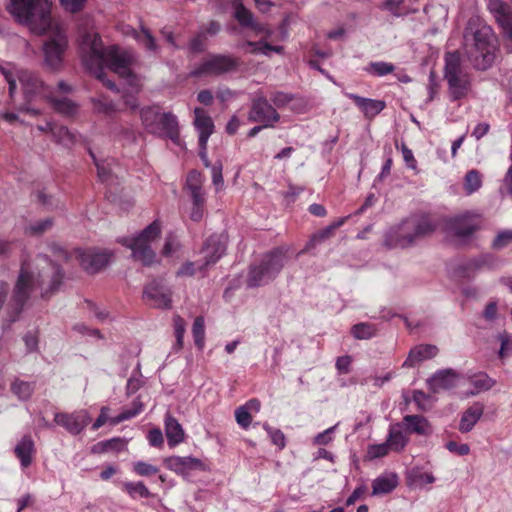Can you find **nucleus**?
Here are the masks:
<instances>
[{
    "label": "nucleus",
    "mask_w": 512,
    "mask_h": 512,
    "mask_svg": "<svg viewBox=\"0 0 512 512\" xmlns=\"http://www.w3.org/2000/svg\"><path fill=\"white\" fill-rule=\"evenodd\" d=\"M80 51L83 65L108 89L117 90L115 83L105 78L106 67L123 78L132 92L137 93L140 90V79L130 68L133 61L130 52L115 45L103 47L99 34L92 31L80 35Z\"/></svg>",
    "instance_id": "nucleus-1"
},
{
    "label": "nucleus",
    "mask_w": 512,
    "mask_h": 512,
    "mask_svg": "<svg viewBox=\"0 0 512 512\" xmlns=\"http://www.w3.org/2000/svg\"><path fill=\"white\" fill-rule=\"evenodd\" d=\"M64 273L59 264L39 254L33 261L24 260L10 300L9 323L15 322L32 293L40 291L43 299H49L59 291Z\"/></svg>",
    "instance_id": "nucleus-2"
},
{
    "label": "nucleus",
    "mask_w": 512,
    "mask_h": 512,
    "mask_svg": "<svg viewBox=\"0 0 512 512\" xmlns=\"http://www.w3.org/2000/svg\"><path fill=\"white\" fill-rule=\"evenodd\" d=\"M286 246L276 247L257 258L249 266L246 284L249 288L264 286L273 281L289 260Z\"/></svg>",
    "instance_id": "nucleus-3"
},
{
    "label": "nucleus",
    "mask_w": 512,
    "mask_h": 512,
    "mask_svg": "<svg viewBox=\"0 0 512 512\" xmlns=\"http://www.w3.org/2000/svg\"><path fill=\"white\" fill-rule=\"evenodd\" d=\"M8 12L32 31L43 34L51 25L50 0H10Z\"/></svg>",
    "instance_id": "nucleus-4"
},
{
    "label": "nucleus",
    "mask_w": 512,
    "mask_h": 512,
    "mask_svg": "<svg viewBox=\"0 0 512 512\" xmlns=\"http://www.w3.org/2000/svg\"><path fill=\"white\" fill-rule=\"evenodd\" d=\"M495 49V35L492 28L487 25L476 29L466 44L467 57L478 70H486L492 65Z\"/></svg>",
    "instance_id": "nucleus-5"
},
{
    "label": "nucleus",
    "mask_w": 512,
    "mask_h": 512,
    "mask_svg": "<svg viewBox=\"0 0 512 512\" xmlns=\"http://www.w3.org/2000/svg\"><path fill=\"white\" fill-rule=\"evenodd\" d=\"M140 118L148 133L165 135L173 143L180 145L179 125L177 117L171 112H161L157 105L147 106L140 110Z\"/></svg>",
    "instance_id": "nucleus-6"
},
{
    "label": "nucleus",
    "mask_w": 512,
    "mask_h": 512,
    "mask_svg": "<svg viewBox=\"0 0 512 512\" xmlns=\"http://www.w3.org/2000/svg\"><path fill=\"white\" fill-rule=\"evenodd\" d=\"M161 225L155 220L133 237L121 238L119 242L131 249L132 257L144 266H151L156 262V254L151 244L160 236Z\"/></svg>",
    "instance_id": "nucleus-7"
},
{
    "label": "nucleus",
    "mask_w": 512,
    "mask_h": 512,
    "mask_svg": "<svg viewBox=\"0 0 512 512\" xmlns=\"http://www.w3.org/2000/svg\"><path fill=\"white\" fill-rule=\"evenodd\" d=\"M0 72L9 85L11 97L17 89V80L27 99L37 95L45 98L49 97L50 91L34 73L27 70H16L12 64L0 65Z\"/></svg>",
    "instance_id": "nucleus-8"
},
{
    "label": "nucleus",
    "mask_w": 512,
    "mask_h": 512,
    "mask_svg": "<svg viewBox=\"0 0 512 512\" xmlns=\"http://www.w3.org/2000/svg\"><path fill=\"white\" fill-rule=\"evenodd\" d=\"M444 78L447 81L450 97L453 101L464 98L471 87V79L463 68L458 52L445 55Z\"/></svg>",
    "instance_id": "nucleus-9"
},
{
    "label": "nucleus",
    "mask_w": 512,
    "mask_h": 512,
    "mask_svg": "<svg viewBox=\"0 0 512 512\" xmlns=\"http://www.w3.org/2000/svg\"><path fill=\"white\" fill-rule=\"evenodd\" d=\"M239 66V59L232 55L211 54L205 57L191 72L193 77L218 76L229 73Z\"/></svg>",
    "instance_id": "nucleus-10"
},
{
    "label": "nucleus",
    "mask_w": 512,
    "mask_h": 512,
    "mask_svg": "<svg viewBox=\"0 0 512 512\" xmlns=\"http://www.w3.org/2000/svg\"><path fill=\"white\" fill-rule=\"evenodd\" d=\"M500 260L493 254H482L465 260L458 265L456 273L464 279H474L479 273L497 269Z\"/></svg>",
    "instance_id": "nucleus-11"
},
{
    "label": "nucleus",
    "mask_w": 512,
    "mask_h": 512,
    "mask_svg": "<svg viewBox=\"0 0 512 512\" xmlns=\"http://www.w3.org/2000/svg\"><path fill=\"white\" fill-rule=\"evenodd\" d=\"M67 46L68 40L66 35L61 31H57L43 45L45 65L52 70L60 69Z\"/></svg>",
    "instance_id": "nucleus-12"
},
{
    "label": "nucleus",
    "mask_w": 512,
    "mask_h": 512,
    "mask_svg": "<svg viewBox=\"0 0 512 512\" xmlns=\"http://www.w3.org/2000/svg\"><path fill=\"white\" fill-rule=\"evenodd\" d=\"M248 119L262 123L264 127H273L279 121L280 115L266 97L259 95L252 101Z\"/></svg>",
    "instance_id": "nucleus-13"
},
{
    "label": "nucleus",
    "mask_w": 512,
    "mask_h": 512,
    "mask_svg": "<svg viewBox=\"0 0 512 512\" xmlns=\"http://www.w3.org/2000/svg\"><path fill=\"white\" fill-rule=\"evenodd\" d=\"M75 257L79 260L81 267L88 273L94 274L104 268L110 260L112 253L108 250H82L74 251Z\"/></svg>",
    "instance_id": "nucleus-14"
},
{
    "label": "nucleus",
    "mask_w": 512,
    "mask_h": 512,
    "mask_svg": "<svg viewBox=\"0 0 512 512\" xmlns=\"http://www.w3.org/2000/svg\"><path fill=\"white\" fill-rule=\"evenodd\" d=\"M171 290L161 280H153L146 285L143 298L154 308L168 309L171 307Z\"/></svg>",
    "instance_id": "nucleus-15"
},
{
    "label": "nucleus",
    "mask_w": 512,
    "mask_h": 512,
    "mask_svg": "<svg viewBox=\"0 0 512 512\" xmlns=\"http://www.w3.org/2000/svg\"><path fill=\"white\" fill-rule=\"evenodd\" d=\"M90 420L91 418L86 410H78L72 413L57 412L54 415V422L72 435H78L84 431Z\"/></svg>",
    "instance_id": "nucleus-16"
},
{
    "label": "nucleus",
    "mask_w": 512,
    "mask_h": 512,
    "mask_svg": "<svg viewBox=\"0 0 512 512\" xmlns=\"http://www.w3.org/2000/svg\"><path fill=\"white\" fill-rule=\"evenodd\" d=\"M226 251V242L219 235L210 236L201 249L203 263L199 264V272L205 271L209 266L214 265Z\"/></svg>",
    "instance_id": "nucleus-17"
},
{
    "label": "nucleus",
    "mask_w": 512,
    "mask_h": 512,
    "mask_svg": "<svg viewBox=\"0 0 512 512\" xmlns=\"http://www.w3.org/2000/svg\"><path fill=\"white\" fill-rule=\"evenodd\" d=\"M488 9L501 28L503 36L512 43V7L503 0H489Z\"/></svg>",
    "instance_id": "nucleus-18"
},
{
    "label": "nucleus",
    "mask_w": 512,
    "mask_h": 512,
    "mask_svg": "<svg viewBox=\"0 0 512 512\" xmlns=\"http://www.w3.org/2000/svg\"><path fill=\"white\" fill-rule=\"evenodd\" d=\"M413 233L408 225L407 218L401 223L391 227L385 235V245L388 248H406L414 243Z\"/></svg>",
    "instance_id": "nucleus-19"
},
{
    "label": "nucleus",
    "mask_w": 512,
    "mask_h": 512,
    "mask_svg": "<svg viewBox=\"0 0 512 512\" xmlns=\"http://www.w3.org/2000/svg\"><path fill=\"white\" fill-rule=\"evenodd\" d=\"M462 375L452 368L441 369L436 371L428 380L427 384L431 391L450 390L456 387Z\"/></svg>",
    "instance_id": "nucleus-20"
},
{
    "label": "nucleus",
    "mask_w": 512,
    "mask_h": 512,
    "mask_svg": "<svg viewBox=\"0 0 512 512\" xmlns=\"http://www.w3.org/2000/svg\"><path fill=\"white\" fill-rule=\"evenodd\" d=\"M168 469L178 473L186 474L192 470H202L203 463L200 459L192 456H172L164 460Z\"/></svg>",
    "instance_id": "nucleus-21"
},
{
    "label": "nucleus",
    "mask_w": 512,
    "mask_h": 512,
    "mask_svg": "<svg viewBox=\"0 0 512 512\" xmlns=\"http://www.w3.org/2000/svg\"><path fill=\"white\" fill-rule=\"evenodd\" d=\"M235 18L241 26L250 28L255 35H264L265 37L272 35V30L264 24L256 22L252 13L242 5L236 7Z\"/></svg>",
    "instance_id": "nucleus-22"
},
{
    "label": "nucleus",
    "mask_w": 512,
    "mask_h": 512,
    "mask_svg": "<svg viewBox=\"0 0 512 512\" xmlns=\"http://www.w3.org/2000/svg\"><path fill=\"white\" fill-rule=\"evenodd\" d=\"M345 96L354 101L355 105L363 112L365 117L373 118L386 107L382 100L361 97L354 93L345 92Z\"/></svg>",
    "instance_id": "nucleus-23"
},
{
    "label": "nucleus",
    "mask_w": 512,
    "mask_h": 512,
    "mask_svg": "<svg viewBox=\"0 0 512 512\" xmlns=\"http://www.w3.org/2000/svg\"><path fill=\"white\" fill-rule=\"evenodd\" d=\"M477 229L474 218L469 214L453 217L448 222V230L457 237H468Z\"/></svg>",
    "instance_id": "nucleus-24"
},
{
    "label": "nucleus",
    "mask_w": 512,
    "mask_h": 512,
    "mask_svg": "<svg viewBox=\"0 0 512 512\" xmlns=\"http://www.w3.org/2000/svg\"><path fill=\"white\" fill-rule=\"evenodd\" d=\"M194 126L199 134V143L207 145L209 137L214 132V123L212 118L204 109L196 107L194 109Z\"/></svg>",
    "instance_id": "nucleus-25"
},
{
    "label": "nucleus",
    "mask_w": 512,
    "mask_h": 512,
    "mask_svg": "<svg viewBox=\"0 0 512 512\" xmlns=\"http://www.w3.org/2000/svg\"><path fill=\"white\" fill-rule=\"evenodd\" d=\"M402 424L405 431L420 436H430L433 433V427L428 419L422 415H406L403 417Z\"/></svg>",
    "instance_id": "nucleus-26"
},
{
    "label": "nucleus",
    "mask_w": 512,
    "mask_h": 512,
    "mask_svg": "<svg viewBox=\"0 0 512 512\" xmlns=\"http://www.w3.org/2000/svg\"><path fill=\"white\" fill-rule=\"evenodd\" d=\"M438 354V348L431 344H421L413 347L406 360L403 363V367H414L417 364L434 358Z\"/></svg>",
    "instance_id": "nucleus-27"
},
{
    "label": "nucleus",
    "mask_w": 512,
    "mask_h": 512,
    "mask_svg": "<svg viewBox=\"0 0 512 512\" xmlns=\"http://www.w3.org/2000/svg\"><path fill=\"white\" fill-rule=\"evenodd\" d=\"M484 414V405L474 402L461 415L458 429L461 433L470 432Z\"/></svg>",
    "instance_id": "nucleus-28"
},
{
    "label": "nucleus",
    "mask_w": 512,
    "mask_h": 512,
    "mask_svg": "<svg viewBox=\"0 0 512 512\" xmlns=\"http://www.w3.org/2000/svg\"><path fill=\"white\" fill-rule=\"evenodd\" d=\"M14 453L22 468L30 466L35 454V444L32 437L30 435L23 436L16 444Z\"/></svg>",
    "instance_id": "nucleus-29"
},
{
    "label": "nucleus",
    "mask_w": 512,
    "mask_h": 512,
    "mask_svg": "<svg viewBox=\"0 0 512 512\" xmlns=\"http://www.w3.org/2000/svg\"><path fill=\"white\" fill-rule=\"evenodd\" d=\"M165 435L170 447H175L184 441L185 432L176 418L167 413L164 419Z\"/></svg>",
    "instance_id": "nucleus-30"
},
{
    "label": "nucleus",
    "mask_w": 512,
    "mask_h": 512,
    "mask_svg": "<svg viewBox=\"0 0 512 512\" xmlns=\"http://www.w3.org/2000/svg\"><path fill=\"white\" fill-rule=\"evenodd\" d=\"M260 401L257 399H250L244 405L239 406L235 410V420L237 424L247 429L252 422V414H256L260 411Z\"/></svg>",
    "instance_id": "nucleus-31"
},
{
    "label": "nucleus",
    "mask_w": 512,
    "mask_h": 512,
    "mask_svg": "<svg viewBox=\"0 0 512 512\" xmlns=\"http://www.w3.org/2000/svg\"><path fill=\"white\" fill-rule=\"evenodd\" d=\"M407 220L413 233L414 241L419 237L432 233L436 227L427 215H412Z\"/></svg>",
    "instance_id": "nucleus-32"
},
{
    "label": "nucleus",
    "mask_w": 512,
    "mask_h": 512,
    "mask_svg": "<svg viewBox=\"0 0 512 512\" xmlns=\"http://www.w3.org/2000/svg\"><path fill=\"white\" fill-rule=\"evenodd\" d=\"M404 430L402 423L390 425L386 441L392 451L401 452L408 444L409 438Z\"/></svg>",
    "instance_id": "nucleus-33"
},
{
    "label": "nucleus",
    "mask_w": 512,
    "mask_h": 512,
    "mask_svg": "<svg viewBox=\"0 0 512 512\" xmlns=\"http://www.w3.org/2000/svg\"><path fill=\"white\" fill-rule=\"evenodd\" d=\"M469 382L473 386V390L466 392L465 396H473L482 391L490 390L496 383L487 373L479 372L469 377Z\"/></svg>",
    "instance_id": "nucleus-34"
},
{
    "label": "nucleus",
    "mask_w": 512,
    "mask_h": 512,
    "mask_svg": "<svg viewBox=\"0 0 512 512\" xmlns=\"http://www.w3.org/2000/svg\"><path fill=\"white\" fill-rule=\"evenodd\" d=\"M398 484L395 474L381 475L372 482V495H383L392 492Z\"/></svg>",
    "instance_id": "nucleus-35"
},
{
    "label": "nucleus",
    "mask_w": 512,
    "mask_h": 512,
    "mask_svg": "<svg viewBox=\"0 0 512 512\" xmlns=\"http://www.w3.org/2000/svg\"><path fill=\"white\" fill-rule=\"evenodd\" d=\"M53 138L58 144L71 147L78 142L79 135L70 131L67 127L57 124L53 130Z\"/></svg>",
    "instance_id": "nucleus-36"
},
{
    "label": "nucleus",
    "mask_w": 512,
    "mask_h": 512,
    "mask_svg": "<svg viewBox=\"0 0 512 512\" xmlns=\"http://www.w3.org/2000/svg\"><path fill=\"white\" fill-rule=\"evenodd\" d=\"M345 222V218H341L338 221L334 222L333 224L327 226L326 228L318 231L315 233L309 242L307 243L305 250L308 251L312 248H314L318 243H321L322 241L330 238L338 227L342 226Z\"/></svg>",
    "instance_id": "nucleus-37"
},
{
    "label": "nucleus",
    "mask_w": 512,
    "mask_h": 512,
    "mask_svg": "<svg viewBox=\"0 0 512 512\" xmlns=\"http://www.w3.org/2000/svg\"><path fill=\"white\" fill-rule=\"evenodd\" d=\"M144 409L143 403L136 399L132 402L131 408L124 409L120 414L115 417L110 418V423L112 425H117L126 420L132 419L139 415Z\"/></svg>",
    "instance_id": "nucleus-38"
},
{
    "label": "nucleus",
    "mask_w": 512,
    "mask_h": 512,
    "mask_svg": "<svg viewBox=\"0 0 512 512\" xmlns=\"http://www.w3.org/2000/svg\"><path fill=\"white\" fill-rule=\"evenodd\" d=\"M54 107V109L67 116H73L77 112V105L66 97L56 98L49 93L48 97Z\"/></svg>",
    "instance_id": "nucleus-39"
},
{
    "label": "nucleus",
    "mask_w": 512,
    "mask_h": 512,
    "mask_svg": "<svg viewBox=\"0 0 512 512\" xmlns=\"http://www.w3.org/2000/svg\"><path fill=\"white\" fill-rule=\"evenodd\" d=\"M395 70V66L392 63L385 61H374L370 62L364 67V71L374 77H383Z\"/></svg>",
    "instance_id": "nucleus-40"
},
{
    "label": "nucleus",
    "mask_w": 512,
    "mask_h": 512,
    "mask_svg": "<svg viewBox=\"0 0 512 512\" xmlns=\"http://www.w3.org/2000/svg\"><path fill=\"white\" fill-rule=\"evenodd\" d=\"M132 33L134 38L147 50L151 52H156L158 46L156 44L155 38L152 36L150 31L145 27L141 26V32H137L132 29Z\"/></svg>",
    "instance_id": "nucleus-41"
},
{
    "label": "nucleus",
    "mask_w": 512,
    "mask_h": 512,
    "mask_svg": "<svg viewBox=\"0 0 512 512\" xmlns=\"http://www.w3.org/2000/svg\"><path fill=\"white\" fill-rule=\"evenodd\" d=\"M192 335L194 343L199 350L205 345V320L203 316H197L193 322Z\"/></svg>",
    "instance_id": "nucleus-42"
},
{
    "label": "nucleus",
    "mask_w": 512,
    "mask_h": 512,
    "mask_svg": "<svg viewBox=\"0 0 512 512\" xmlns=\"http://www.w3.org/2000/svg\"><path fill=\"white\" fill-rule=\"evenodd\" d=\"M377 328L373 324L369 323H357L352 326L351 334L359 340H367L376 335Z\"/></svg>",
    "instance_id": "nucleus-43"
},
{
    "label": "nucleus",
    "mask_w": 512,
    "mask_h": 512,
    "mask_svg": "<svg viewBox=\"0 0 512 512\" xmlns=\"http://www.w3.org/2000/svg\"><path fill=\"white\" fill-rule=\"evenodd\" d=\"M123 489L133 499L148 498L151 495L148 488L141 481H139V482H124Z\"/></svg>",
    "instance_id": "nucleus-44"
},
{
    "label": "nucleus",
    "mask_w": 512,
    "mask_h": 512,
    "mask_svg": "<svg viewBox=\"0 0 512 512\" xmlns=\"http://www.w3.org/2000/svg\"><path fill=\"white\" fill-rule=\"evenodd\" d=\"M482 185V177L477 170H470L464 178V190L467 195L476 192Z\"/></svg>",
    "instance_id": "nucleus-45"
},
{
    "label": "nucleus",
    "mask_w": 512,
    "mask_h": 512,
    "mask_svg": "<svg viewBox=\"0 0 512 512\" xmlns=\"http://www.w3.org/2000/svg\"><path fill=\"white\" fill-rule=\"evenodd\" d=\"M11 390L19 399L27 400L34 391V383L17 379L12 383Z\"/></svg>",
    "instance_id": "nucleus-46"
},
{
    "label": "nucleus",
    "mask_w": 512,
    "mask_h": 512,
    "mask_svg": "<svg viewBox=\"0 0 512 512\" xmlns=\"http://www.w3.org/2000/svg\"><path fill=\"white\" fill-rule=\"evenodd\" d=\"M89 154L92 157L94 164L97 167V173H98L99 179L103 183H109L112 178V170L110 168V163H108L107 161L98 160L91 150H89Z\"/></svg>",
    "instance_id": "nucleus-47"
},
{
    "label": "nucleus",
    "mask_w": 512,
    "mask_h": 512,
    "mask_svg": "<svg viewBox=\"0 0 512 512\" xmlns=\"http://www.w3.org/2000/svg\"><path fill=\"white\" fill-rule=\"evenodd\" d=\"M295 99V95L292 93L284 92V91H273L270 93V101L273 103L275 108H285L287 107L293 100Z\"/></svg>",
    "instance_id": "nucleus-48"
},
{
    "label": "nucleus",
    "mask_w": 512,
    "mask_h": 512,
    "mask_svg": "<svg viewBox=\"0 0 512 512\" xmlns=\"http://www.w3.org/2000/svg\"><path fill=\"white\" fill-rule=\"evenodd\" d=\"M497 339L500 342L498 356L500 359H505L512 354V335L503 331L497 335Z\"/></svg>",
    "instance_id": "nucleus-49"
},
{
    "label": "nucleus",
    "mask_w": 512,
    "mask_h": 512,
    "mask_svg": "<svg viewBox=\"0 0 512 512\" xmlns=\"http://www.w3.org/2000/svg\"><path fill=\"white\" fill-rule=\"evenodd\" d=\"M264 430L267 432L271 442L278 446L280 449L284 448L286 445V438L284 433L277 428H273L268 424L263 425Z\"/></svg>",
    "instance_id": "nucleus-50"
},
{
    "label": "nucleus",
    "mask_w": 512,
    "mask_h": 512,
    "mask_svg": "<svg viewBox=\"0 0 512 512\" xmlns=\"http://www.w3.org/2000/svg\"><path fill=\"white\" fill-rule=\"evenodd\" d=\"M133 471L139 476L149 477L157 474L159 468L144 461H136L133 463Z\"/></svg>",
    "instance_id": "nucleus-51"
},
{
    "label": "nucleus",
    "mask_w": 512,
    "mask_h": 512,
    "mask_svg": "<svg viewBox=\"0 0 512 512\" xmlns=\"http://www.w3.org/2000/svg\"><path fill=\"white\" fill-rule=\"evenodd\" d=\"M336 428H337V424L332 427H329L328 429L324 430L321 433H318L313 438V444L319 445V446H326V445L330 444L334 439L333 435H334Z\"/></svg>",
    "instance_id": "nucleus-52"
},
{
    "label": "nucleus",
    "mask_w": 512,
    "mask_h": 512,
    "mask_svg": "<svg viewBox=\"0 0 512 512\" xmlns=\"http://www.w3.org/2000/svg\"><path fill=\"white\" fill-rule=\"evenodd\" d=\"M207 36L204 31H199L189 42V50L193 53L202 52L206 47Z\"/></svg>",
    "instance_id": "nucleus-53"
},
{
    "label": "nucleus",
    "mask_w": 512,
    "mask_h": 512,
    "mask_svg": "<svg viewBox=\"0 0 512 512\" xmlns=\"http://www.w3.org/2000/svg\"><path fill=\"white\" fill-rule=\"evenodd\" d=\"M180 247L181 245L177 237L173 233H170L165 239L163 255L167 257L172 256L180 249Z\"/></svg>",
    "instance_id": "nucleus-54"
},
{
    "label": "nucleus",
    "mask_w": 512,
    "mask_h": 512,
    "mask_svg": "<svg viewBox=\"0 0 512 512\" xmlns=\"http://www.w3.org/2000/svg\"><path fill=\"white\" fill-rule=\"evenodd\" d=\"M93 104L95 110L99 113L110 114L116 111L115 104L103 96L93 99Z\"/></svg>",
    "instance_id": "nucleus-55"
},
{
    "label": "nucleus",
    "mask_w": 512,
    "mask_h": 512,
    "mask_svg": "<svg viewBox=\"0 0 512 512\" xmlns=\"http://www.w3.org/2000/svg\"><path fill=\"white\" fill-rule=\"evenodd\" d=\"M412 477L415 484L424 486L435 482V477L431 472H424L420 469H413Z\"/></svg>",
    "instance_id": "nucleus-56"
},
{
    "label": "nucleus",
    "mask_w": 512,
    "mask_h": 512,
    "mask_svg": "<svg viewBox=\"0 0 512 512\" xmlns=\"http://www.w3.org/2000/svg\"><path fill=\"white\" fill-rule=\"evenodd\" d=\"M263 39L258 42L246 41L238 45L239 49H243L246 53L251 54H261V50H263V44H266V38L264 35Z\"/></svg>",
    "instance_id": "nucleus-57"
},
{
    "label": "nucleus",
    "mask_w": 512,
    "mask_h": 512,
    "mask_svg": "<svg viewBox=\"0 0 512 512\" xmlns=\"http://www.w3.org/2000/svg\"><path fill=\"white\" fill-rule=\"evenodd\" d=\"M389 450H391L387 441L381 444H374L368 447V455L371 459L381 458L388 454Z\"/></svg>",
    "instance_id": "nucleus-58"
},
{
    "label": "nucleus",
    "mask_w": 512,
    "mask_h": 512,
    "mask_svg": "<svg viewBox=\"0 0 512 512\" xmlns=\"http://www.w3.org/2000/svg\"><path fill=\"white\" fill-rule=\"evenodd\" d=\"M512 242V230H504L497 234L492 242L494 249H502Z\"/></svg>",
    "instance_id": "nucleus-59"
},
{
    "label": "nucleus",
    "mask_w": 512,
    "mask_h": 512,
    "mask_svg": "<svg viewBox=\"0 0 512 512\" xmlns=\"http://www.w3.org/2000/svg\"><path fill=\"white\" fill-rule=\"evenodd\" d=\"M222 170H223V165H222L221 161H217L211 166L212 183L216 187V190H219L220 188H222L223 184H224Z\"/></svg>",
    "instance_id": "nucleus-60"
},
{
    "label": "nucleus",
    "mask_w": 512,
    "mask_h": 512,
    "mask_svg": "<svg viewBox=\"0 0 512 512\" xmlns=\"http://www.w3.org/2000/svg\"><path fill=\"white\" fill-rule=\"evenodd\" d=\"M202 175L196 170H192L188 173L187 179H186V186L187 189L190 190H196L202 188Z\"/></svg>",
    "instance_id": "nucleus-61"
},
{
    "label": "nucleus",
    "mask_w": 512,
    "mask_h": 512,
    "mask_svg": "<svg viewBox=\"0 0 512 512\" xmlns=\"http://www.w3.org/2000/svg\"><path fill=\"white\" fill-rule=\"evenodd\" d=\"M201 260L195 262H185L177 271V276H193L196 271H199V264H202Z\"/></svg>",
    "instance_id": "nucleus-62"
},
{
    "label": "nucleus",
    "mask_w": 512,
    "mask_h": 512,
    "mask_svg": "<svg viewBox=\"0 0 512 512\" xmlns=\"http://www.w3.org/2000/svg\"><path fill=\"white\" fill-rule=\"evenodd\" d=\"M52 226V220L50 218H46L44 220H39L35 222L34 224H31L27 231L30 234H41L45 231H47Z\"/></svg>",
    "instance_id": "nucleus-63"
},
{
    "label": "nucleus",
    "mask_w": 512,
    "mask_h": 512,
    "mask_svg": "<svg viewBox=\"0 0 512 512\" xmlns=\"http://www.w3.org/2000/svg\"><path fill=\"white\" fill-rule=\"evenodd\" d=\"M147 440L153 447L160 448L163 446L164 438L159 428H153L148 432Z\"/></svg>",
    "instance_id": "nucleus-64"
}]
</instances>
